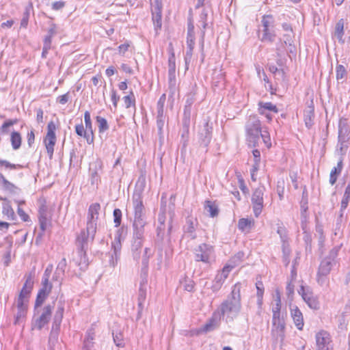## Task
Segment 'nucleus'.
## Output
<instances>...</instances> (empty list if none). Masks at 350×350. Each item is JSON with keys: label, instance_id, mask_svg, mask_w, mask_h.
I'll return each instance as SVG.
<instances>
[{"label": "nucleus", "instance_id": "f704fd0d", "mask_svg": "<svg viewBox=\"0 0 350 350\" xmlns=\"http://www.w3.org/2000/svg\"><path fill=\"white\" fill-rule=\"evenodd\" d=\"M75 132L77 135L80 137H83L88 144H92L93 143L92 137L90 136L89 133L86 132L84 128V126L82 123L76 125L75 126Z\"/></svg>", "mask_w": 350, "mask_h": 350}, {"label": "nucleus", "instance_id": "dca6fc26", "mask_svg": "<svg viewBox=\"0 0 350 350\" xmlns=\"http://www.w3.org/2000/svg\"><path fill=\"white\" fill-rule=\"evenodd\" d=\"M298 293L310 308H319V301L317 298L314 297L312 292L308 288H305L304 286H301Z\"/></svg>", "mask_w": 350, "mask_h": 350}, {"label": "nucleus", "instance_id": "473e14b6", "mask_svg": "<svg viewBox=\"0 0 350 350\" xmlns=\"http://www.w3.org/2000/svg\"><path fill=\"white\" fill-rule=\"evenodd\" d=\"M27 310V305H22L20 303H17V313L15 315V324H19L22 320L25 318Z\"/></svg>", "mask_w": 350, "mask_h": 350}, {"label": "nucleus", "instance_id": "3c124183", "mask_svg": "<svg viewBox=\"0 0 350 350\" xmlns=\"http://www.w3.org/2000/svg\"><path fill=\"white\" fill-rule=\"evenodd\" d=\"M123 100L126 108H129L132 105H135V96L133 92H131L129 95L123 97Z\"/></svg>", "mask_w": 350, "mask_h": 350}, {"label": "nucleus", "instance_id": "9d476101", "mask_svg": "<svg viewBox=\"0 0 350 350\" xmlns=\"http://www.w3.org/2000/svg\"><path fill=\"white\" fill-rule=\"evenodd\" d=\"M142 188L139 191L135 190L133 196V206L134 210L133 219H145V208L142 201Z\"/></svg>", "mask_w": 350, "mask_h": 350}, {"label": "nucleus", "instance_id": "cd10ccee", "mask_svg": "<svg viewBox=\"0 0 350 350\" xmlns=\"http://www.w3.org/2000/svg\"><path fill=\"white\" fill-rule=\"evenodd\" d=\"M87 250H77L78 258H75V260L80 267L81 270H85L88 266V258L86 255Z\"/></svg>", "mask_w": 350, "mask_h": 350}, {"label": "nucleus", "instance_id": "7ed1b4c3", "mask_svg": "<svg viewBox=\"0 0 350 350\" xmlns=\"http://www.w3.org/2000/svg\"><path fill=\"white\" fill-rule=\"evenodd\" d=\"M245 129L249 146L253 147L258 146L262 129L260 121L256 116H250L245 124Z\"/></svg>", "mask_w": 350, "mask_h": 350}, {"label": "nucleus", "instance_id": "412c9836", "mask_svg": "<svg viewBox=\"0 0 350 350\" xmlns=\"http://www.w3.org/2000/svg\"><path fill=\"white\" fill-rule=\"evenodd\" d=\"M49 214L47 206L45 204H42L38 210V219L40 227L42 232L46 228L49 222Z\"/></svg>", "mask_w": 350, "mask_h": 350}, {"label": "nucleus", "instance_id": "423d86ee", "mask_svg": "<svg viewBox=\"0 0 350 350\" xmlns=\"http://www.w3.org/2000/svg\"><path fill=\"white\" fill-rule=\"evenodd\" d=\"M194 254L196 261H201L206 264H209L214 254V247L207 243L200 244L194 250Z\"/></svg>", "mask_w": 350, "mask_h": 350}, {"label": "nucleus", "instance_id": "37998d69", "mask_svg": "<svg viewBox=\"0 0 350 350\" xmlns=\"http://www.w3.org/2000/svg\"><path fill=\"white\" fill-rule=\"evenodd\" d=\"M262 31L263 33L260 38L262 42H271L273 41L275 35L271 32L270 28L263 29Z\"/></svg>", "mask_w": 350, "mask_h": 350}, {"label": "nucleus", "instance_id": "a18cd8bd", "mask_svg": "<svg viewBox=\"0 0 350 350\" xmlns=\"http://www.w3.org/2000/svg\"><path fill=\"white\" fill-rule=\"evenodd\" d=\"M340 249V247L336 246L333 247L329 252V254L327 257H325L324 259L331 261L334 264L336 263L335 259L338 256V252Z\"/></svg>", "mask_w": 350, "mask_h": 350}, {"label": "nucleus", "instance_id": "13d9d810", "mask_svg": "<svg viewBox=\"0 0 350 350\" xmlns=\"http://www.w3.org/2000/svg\"><path fill=\"white\" fill-rule=\"evenodd\" d=\"M3 188L5 190L10 191V192H15L18 189L13 183L8 181L5 178L2 181Z\"/></svg>", "mask_w": 350, "mask_h": 350}, {"label": "nucleus", "instance_id": "f257e3e1", "mask_svg": "<svg viewBox=\"0 0 350 350\" xmlns=\"http://www.w3.org/2000/svg\"><path fill=\"white\" fill-rule=\"evenodd\" d=\"M241 288L240 283H237L232 286L231 293L219 308L220 315L226 316L227 319L230 320H233L239 315L242 306Z\"/></svg>", "mask_w": 350, "mask_h": 350}, {"label": "nucleus", "instance_id": "8fccbe9b", "mask_svg": "<svg viewBox=\"0 0 350 350\" xmlns=\"http://www.w3.org/2000/svg\"><path fill=\"white\" fill-rule=\"evenodd\" d=\"M274 19L271 15H265L262 17V24L263 29L270 28L273 26Z\"/></svg>", "mask_w": 350, "mask_h": 350}, {"label": "nucleus", "instance_id": "4c0bfd02", "mask_svg": "<svg viewBox=\"0 0 350 350\" xmlns=\"http://www.w3.org/2000/svg\"><path fill=\"white\" fill-rule=\"evenodd\" d=\"M10 140L14 150H18L21 147L22 139L19 133L12 132Z\"/></svg>", "mask_w": 350, "mask_h": 350}, {"label": "nucleus", "instance_id": "0e129e2a", "mask_svg": "<svg viewBox=\"0 0 350 350\" xmlns=\"http://www.w3.org/2000/svg\"><path fill=\"white\" fill-rule=\"evenodd\" d=\"M100 181V177L96 170L91 172L90 182L92 185H98Z\"/></svg>", "mask_w": 350, "mask_h": 350}, {"label": "nucleus", "instance_id": "6e6552de", "mask_svg": "<svg viewBox=\"0 0 350 350\" xmlns=\"http://www.w3.org/2000/svg\"><path fill=\"white\" fill-rule=\"evenodd\" d=\"M55 129L56 126L55 123L53 121L49 122L47 125V133L44 139V143L49 159H52L53 157L54 146L56 143Z\"/></svg>", "mask_w": 350, "mask_h": 350}, {"label": "nucleus", "instance_id": "5fc2aeb1", "mask_svg": "<svg viewBox=\"0 0 350 350\" xmlns=\"http://www.w3.org/2000/svg\"><path fill=\"white\" fill-rule=\"evenodd\" d=\"M113 338L114 343L117 347H123L124 343L123 342V335L121 332L119 333H113Z\"/></svg>", "mask_w": 350, "mask_h": 350}, {"label": "nucleus", "instance_id": "c9c22d12", "mask_svg": "<svg viewBox=\"0 0 350 350\" xmlns=\"http://www.w3.org/2000/svg\"><path fill=\"white\" fill-rule=\"evenodd\" d=\"M84 122H85V130L86 132L89 133L90 136L92 137V139L94 140V131L92 127V123L91 120L90 113L88 111H86L84 113Z\"/></svg>", "mask_w": 350, "mask_h": 350}, {"label": "nucleus", "instance_id": "bf43d9fd", "mask_svg": "<svg viewBox=\"0 0 350 350\" xmlns=\"http://www.w3.org/2000/svg\"><path fill=\"white\" fill-rule=\"evenodd\" d=\"M327 275H328L319 274V272H317V281L320 286H323L328 284Z\"/></svg>", "mask_w": 350, "mask_h": 350}, {"label": "nucleus", "instance_id": "de8ad7c7", "mask_svg": "<svg viewBox=\"0 0 350 350\" xmlns=\"http://www.w3.org/2000/svg\"><path fill=\"white\" fill-rule=\"evenodd\" d=\"M252 220L246 218L240 219L238 223L239 228L241 230H245L250 229L252 226Z\"/></svg>", "mask_w": 350, "mask_h": 350}, {"label": "nucleus", "instance_id": "39448f33", "mask_svg": "<svg viewBox=\"0 0 350 350\" xmlns=\"http://www.w3.org/2000/svg\"><path fill=\"white\" fill-rule=\"evenodd\" d=\"M265 188L264 186H260L256 188L252 195V205L254 214L258 217L262 213L264 207V193Z\"/></svg>", "mask_w": 350, "mask_h": 350}, {"label": "nucleus", "instance_id": "f03ea898", "mask_svg": "<svg viewBox=\"0 0 350 350\" xmlns=\"http://www.w3.org/2000/svg\"><path fill=\"white\" fill-rule=\"evenodd\" d=\"M166 202H161V206L160 208V212L158 215L159 225L157 226V239L158 241H161L163 246H167L170 247L171 246V233L173 228L172 222L174 216V213L170 211L169 213L170 219L167 223V230L165 232V220H166Z\"/></svg>", "mask_w": 350, "mask_h": 350}, {"label": "nucleus", "instance_id": "aec40b11", "mask_svg": "<svg viewBox=\"0 0 350 350\" xmlns=\"http://www.w3.org/2000/svg\"><path fill=\"white\" fill-rule=\"evenodd\" d=\"M220 314H213V317L200 328V332L207 333L217 329L220 323Z\"/></svg>", "mask_w": 350, "mask_h": 350}, {"label": "nucleus", "instance_id": "774afa93", "mask_svg": "<svg viewBox=\"0 0 350 350\" xmlns=\"http://www.w3.org/2000/svg\"><path fill=\"white\" fill-rule=\"evenodd\" d=\"M111 99L115 108L117 107L118 102L120 100V96L117 95L116 91L114 90H111Z\"/></svg>", "mask_w": 350, "mask_h": 350}, {"label": "nucleus", "instance_id": "f3484780", "mask_svg": "<svg viewBox=\"0 0 350 350\" xmlns=\"http://www.w3.org/2000/svg\"><path fill=\"white\" fill-rule=\"evenodd\" d=\"M121 248L122 244L120 241V235L118 234L116 235L114 240L111 243V249L113 250V253L111 255L109 264L113 267L118 264V261L120 255Z\"/></svg>", "mask_w": 350, "mask_h": 350}, {"label": "nucleus", "instance_id": "393cba45", "mask_svg": "<svg viewBox=\"0 0 350 350\" xmlns=\"http://www.w3.org/2000/svg\"><path fill=\"white\" fill-rule=\"evenodd\" d=\"M144 237L136 238L133 237L131 250L135 259L139 258L141 249L143 245Z\"/></svg>", "mask_w": 350, "mask_h": 350}, {"label": "nucleus", "instance_id": "680f3d73", "mask_svg": "<svg viewBox=\"0 0 350 350\" xmlns=\"http://www.w3.org/2000/svg\"><path fill=\"white\" fill-rule=\"evenodd\" d=\"M193 50L187 49L186 53H185L184 59H185V69L186 70L189 69V63L191 61L192 55H193Z\"/></svg>", "mask_w": 350, "mask_h": 350}, {"label": "nucleus", "instance_id": "6e6d98bb", "mask_svg": "<svg viewBox=\"0 0 350 350\" xmlns=\"http://www.w3.org/2000/svg\"><path fill=\"white\" fill-rule=\"evenodd\" d=\"M166 122V116L157 117V126L158 129L159 135L161 136L163 134V129Z\"/></svg>", "mask_w": 350, "mask_h": 350}, {"label": "nucleus", "instance_id": "c85d7f7f", "mask_svg": "<svg viewBox=\"0 0 350 350\" xmlns=\"http://www.w3.org/2000/svg\"><path fill=\"white\" fill-rule=\"evenodd\" d=\"M314 118V107L312 106H309L304 110V122L307 128H311L313 124Z\"/></svg>", "mask_w": 350, "mask_h": 350}, {"label": "nucleus", "instance_id": "4468645a", "mask_svg": "<svg viewBox=\"0 0 350 350\" xmlns=\"http://www.w3.org/2000/svg\"><path fill=\"white\" fill-rule=\"evenodd\" d=\"M52 289V284L47 278H42V288L39 290L35 301V308L41 307Z\"/></svg>", "mask_w": 350, "mask_h": 350}, {"label": "nucleus", "instance_id": "a19ab883", "mask_svg": "<svg viewBox=\"0 0 350 350\" xmlns=\"http://www.w3.org/2000/svg\"><path fill=\"white\" fill-rule=\"evenodd\" d=\"M146 292H147V287L143 285L142 284L141 286H139V295H138V305L139 306H141L143 305L146 297Z\"/></svg>", "mask_w": 350, "mask_h": 350}, {"label": "nucleus", "instance_id": "1a4fd4ad", "mask_svg": "<svg viewBox=\"0 0 350 350\" xmlns=\"http://www.w3.org/2000/svg\"><path fill=\"white\" fill-rule=\"evenodd\" d=\"M212 126L206 121L200 127L198 134V144L203 149L207 148L212 139Z\"/></svg>", "mask_w": 350, "mask_h": 350}, {"label": "nucleus", "instance_id": "864d4df0", "mask_svg": "<svg viewBox=\"0 0 350 350\" xmlns=\"http://www.w3.org/2000/svg\"><path fill=\"white\" fill-rule=\"evenodd\" d=\"M0 166L4 167L5 169H10V170H16L18 168L22 167V165H21L19 164H13L6 160H3L1 159H0Z\"/></svg>", "mask_w": 350, "mask_h": 350}, {"label": "nucleus", "instance_id": "e433bc0d", "mask_svg": "<svg viewBox=\"0 0 350 350\" xmlns=\"http://www.w3.org/2000/svg\"><path fill=\"white\" fill-rule=\"evenodd\" d=\"M338 143L345 144L350 138V129H338Z\"/></svg>", "mask_w": 350, "mask_h": 350}, {"label": "nucleus", "instance_id": "c03bdc74", "mask_svg": "<svg viewBox=\"0 0 350 350\" xmlns=\"http://www.w3.org/2000/svg\"><path fill=\"white\" fill-rule=\"evenodd\" d=\"M2 213L4 215H6L8 219H14V211L12 206L9 204H4L3 205Z\"/></svg>", "mask_w": 350, "mask_h": 350}, {"label": "nucleus", "instance_id": "79ce46f5", "mask_svg": "<svg viewBox=\"0 0 350 350\" xmlns=\"http://www.w3.org/2000/svg\"><path fill=\"white\" fill-rule=\"evenodd\" d=\"M336 77L337 81L344 79L347 75L346 68L341 64L336 66Z\"/></svg>", "mask_w": 350, "mask_h": 350}, {"label": "nucleus", "instance_id": "052dcab7", "mask_svg": "<svg viewBox=\"0 0 350 350\" xmlns=\"http://www.w3.org/2000/svg\"><path fill=\"white\" fill-rule=\"evenodd\" d=\"M151 255H152L151 249L146 247L144 250V254L143 259H142V263L145 267H146L148 266V258H150V256Z\"/></svg>", "mask_w": 350, "mask_h": 350}, {"label": "nucleus", "instance_id": "72a5a7b5", "mask_svg": "<svg viewBox=\"0 0 350 350\" xmlns=\"http://www.w3.org/2000/svg\"><path fill=\"white\" fill-rule=\"evenodd\" d=\"M334 265V264L331 261L323 259L319 265L318 269L319 273L322 275H329Z\"/></svg>", "mask_w": 350, "mask_h": 350}, {"label": "nucleus", "instance_id": "c756f323", "mask_svg": "<svg viewBox=\"0 0 350 350\" xmlns=\"http://www.w3.org/2000/svg\"><path fill=\"white\" fill-rule=\"evenodd\" d=\"M267 111H272L273 113H277L278 112V109L276 105H273L271 102H259L258 103V112L260 114H265Z\"/></svg>", "mask_w": 350, "mask_h": 350}, {"label": "nucleus", "instance_id": "7c9ffc66", "mask_svg": "<svg viewBox=\"0 0 350 350\" xmlns=\"http://www.w3.org/2000/svg\"><path fill=\"white\" fill-rule=\"evenodd\" d=\"M350 200V183L347 185L345 188L344 195L342 196L340 203V216L342 217L345 210L347 208L349 202Z\"/></svg>", "mask_w": 350, "mask_h": 350}, {"label": "nucleus", "instance_id": "338daca9", "mask_svg": "<svg viewBox=\"0 0 350 350\" xmlns=\"http://www.w3.org/2000/svg\"><path fill=\"white\" fill-rule=\"evenodd\" d=\"M342 170V159H340L339 160V161L338 162L337 166L334 167L332 170L331 172H334V174L338 176L341 173Z\"/></svg>", "mask_w": 350, "mask_h": 350}, {"label": "nucleus", "instance_id": "9b49d317", "mask_svg": "<svg viewBox=\"0 0 350 350\" xmlns=\"http://www.w3.org/2000/svg\"><path fill=\"white\" fill-rule=\"evenodd\" d=\"M151 6L152 20L157 34L162 27V0H154Z\"/></svg>", "mask_w": 350, "mask_h": 350}, {"label": "nucleus", "instance_id": "2f4dec72", "mask_svg": "<svg viewBox=\"0 0 350 350\" xmlns=\"http://www.w3.org/2000/svg\"><path fill=\"white\" fill-rule=\"evenodd\" d=\"M204 210L208 213L211 217L217 216L219 209L215 202L206 200L204 202Z\"/></svg>", "mask_w": 350, "mask_h": 350}, {"label": "nucleus", "instance_id": "a878e982", "mask_svg": "<svg viewBox=\"0 0 350 350\" xmlns=\"http://www.w3.org/2000/svg\"><path fill=\"white\" fill-rule=\"evenodd\" d=\"M176 59L173 49H170V56L168 58V77L169 79H176Z\"/></svg>", "mask_w": 350, "mask_h": 350}, {"label": "nucleus", "instance_id": "b1692460", "mask_svg": "<svg viewBox=\"0 0 350 350\" xmlns=\"http://www.w3.org/2000/svg\"><path fill=\"white\" fill-rule=\"evenodd\" d=\"M273 323L272 334L274 336H276L277 339H280V341H283L284 338V331H285V323L284 320L275 321V323Z\"/></svg>", "mask_w": 350, "mask_h": 350}, {"label": "nucleus", "instance_id": "4d7b16f0", "mask_svg": "<svg viewBox=\"0 0 350 350\" xmlns=\"http://www.w3.org/2000/svg\"><path fill=\"white\" fill-rule=\"evenodd\" d=\"M113 215L115 226L118 227L121 224L122 211L119 208H116L113 211Z\"/></svg>", "mask_w": 350, "mask_h": 350}, {"label": "nucleus", "instance_id": "20e7f679", "mask_svg": "<svg viewBox=\"0 0 350 350\" xmlns=\"http://www.w3.org/2000/svg\"><path fill=\"white\" fill-rule=\"evenodd\" d=\"M54 308V302L48 304L43 308L34 307V317L32 321V329L41 330L50 321L52 317V311Z\"/></svg>", "mask_w": 350, "mask_h": 350}, {"label": "nucleus", "instance_id": "5701e85b", "mask_svg": "<svg viewBox=\"0 0 350 350\" xmlns=\"http://www.w3.org/2000/svg\"><path fill=\"white\" fill-rule=\"evenodd\" d=\"M291 314L295 326L298 329L301 330L304 325L301 312L297 306H295L291 308Z\"/></svg>", "mask_w": 350, "mask_h": 350}, {"label": "nucleus", "instance_id": "a211bd4d", "mask_svg": "<svg viewBox=\"0 0 350 350\" xmlns=\"http://www.w3.org/2000/svg\"><path fill=\"white\" fill-rule=\"evenodd\" d=\"M317 350H329V343H330V337L329 334L325 332L321 331L317 334L316 336Z\"/></svg>", "mask_w": 350, "mask_h": 350}, {"label": "nucleus", "instance_id": "603ef678", "mask_svg": "<svg viewBox=\"0 0 350 350\" xmlns=\"http://www.w3.org/2000/svg\"><path fill=\"white\" fill-rule=\"evenodd\" d=\"M66 267V258H62L58 263L55 275H64L65 269Z\"/></svg>", "mask_w": 350, "mask_h": 350}, {"label": "nucleus", "instance_id": "ddd939ff", "mask_svg": "<svg viewBox=\"0 0 350 350\" xmlns=\"http://www.w3.org/2000/svg\"><path fill=\"white\" fill-rule=\"evenodd\" d=\"M33 280L32 275L31 273L26 275L25 282L19 293L17 303H20L21 305H22V304L24 305H27L31 292L33 289Z\"/></svg>", "mask_w": 350, "mask_h": 350}, {"label": "nucleus", "instance_id": "09e8293b", "mask_svg": "<svg viewBox=\"0 0 350 350\" xmlns=\"http://www.w3.org/2000/svg\"><path fill=\"white\" fill-rule=\"evenodd\" d=\"M256 287L257 289L258 304L260 305L262 304L264 293V286L262 282L261 281H258L256 283Z\"/></svg>", "mask_w": 350, "mask_h": 350}, {"label": "nucleus", "instance_id": "69168bd1", "mask_svg": "<svg viewBox=\"0 0 350 350\" xmlns=\"http://www.w3.org/2000/svg\"><path fill=\"white\" fill-rule=\"evenodd\" d=\"M170 96H172L176 92V79H169Z\"/></svg>", "mask_w": 350, "mask_h": 350}, {"label": "nucleus", "instance_id": "49530a36", "mask_svg": "<svg viewBox=\"0 0 350 350\" xmlns=\"http://www.w3.org/2000/svg\"><path fill=\"white\" fill-rule=\"evenodd\" d=\"M207 16H208V13L205 10H203L202 13L200 15L199 23H200V25L203 29H202V38L204 37V33H205L204 29H206V27L207 26V23H206Z\"/></svg>", "mask_w": 350, "mask_h": 350}, {"label": "nucleus", "instance_id": "0eeeda50", "mask_svg": "<svg viewBox=\"0 0 350 350\" xmlns=\"http://www.w3.org/2000/svg\"><path fill=\"white\" fill-rule=\"evenodd\" d=\"M100 205L99 203H93L90 204L87 215V227L90 233L96 232L97 222L98 219Z\"/></svg>", "mask_w": 350, "mask_h": 350}, {"label": "nucleus", "instance_id": "58836bf2", "mask_svg": "<svg viewBox=\"0 0 350 350\" xmlns=\"http://www.w3.org/2000/svg\"><path fill=\"white\" fill-rule=\"evenodd\" d=\"M243 257L244 253L243 252H239L230 258L228 264L230 265L231 267H234L242 262Z\"/></svg>", "mask_w": 350, "mask_h": 350}, {"label": "nucleus", "instance_id": "4be33fe9", "mask_svg": "<svg viewBox=\"0 0 350 350\" xmlns=\"http://www.w3.org/2000/svg\"><path fill=\"white\" fill-rule=\"evenodd\" d=\"M146 224L145 219H133V237L139 238L144 237L145 229L144 227Z\"/></svg>", "mask_w": 350, "mask_h": 350}, {"label": "nucleus", "instance_id": "e2e57ef3", "mask_svg": "<svg viewBox=\"0 0 350 350\" xmlns=\"http://www.w3.org/2000/svg\"><path fill=\"white\" fill-rule=\"evenodd\" d=\"M277 192L280 200H282L284 198V182H278L277 185Z\"/></svg>", "mask_w": 350, "mask_h": 350}, {"label": "nucleus", "instance_id": "6ab92c4d", "mask_svg": "<svg viewBox=\"0 0 350 350\" xmlns=\"http://www.w3.org/2000/svg\"><path fill=\"white\" fill-rule=\"evenodd\" d=\"M64 307L62 304H59L54 314L52 325L51 334L59 331L63 319Z\"/></svg>", "mask_w": 350, "mask_h": 350}, {"label": "nucleus", "instance_id": "f8f14e48", "mask_svg": "<svg viewBox=\"0 0 350 350\" xmlns=\"http://www.w3.org/2000/svg\"><path fill=\"white\" fill-rule=\"evenodd\" d=\"M198 226V221L196 218L187 217L185 224L183 227L182 239L188 240H195L197 238L196 229Z\"/></svg>", "mask_w": 350, "mask_h": 350}, {"label": "nucleus", "instance_id": "bb28decb", "mask_svg": "<svg viewBox=\"0 0 350 350\" xmlns=\"http://www.w3.org/2000/svg\"><path fill=\"white\" fill-rule=\"evenodd\" d=\"M95 337V331L94 327L89 329L86 333L84 340V345L82 350H91L94 345L93 340Z\"/></svg>", "mask_w": 350, "mask_h": 350}, {"label": "nucleus", "instance_id": "ea45409f", "mask_svg": "<svg viewBox=\"0 0 350 350\" xmlns=\"http://www.w3.org/2000/svg\"><path fill=\"white\" fill-rule=\"evenodd\" d=\"M96 121L98 124V126L100 133H103L109 129V125L105 118L100 116H97Z\"/></svg>", "mask_w": 350, "mask_h": 350}, {"label": "nucleus", "instance_id": "2eb2a0df", "mask_svg": "<svg viewBox=\"0 0 350 350\" xmlns=\"http://www.w3.org/2000/svg\"><path fill=\"white\" fill-rule=\"evenodd\" d=\"M95 234L96 232H94L93 234L90 233L86 226V229L83 230L77 237L76 242L77 250H88V242L90 240L92 241L94 240Z\"/></svg>", "mask_w": 350, "mask_h": 350}]
</instances>
